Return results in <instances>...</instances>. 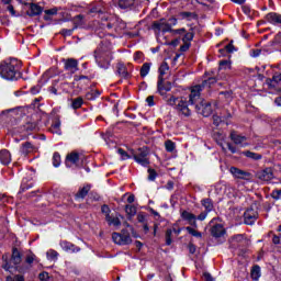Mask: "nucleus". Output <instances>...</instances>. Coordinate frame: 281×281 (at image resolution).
Segmentation results:
<instances>
[{
  "label": "nucleus",
  "instance_id": "nucleus-1",
  "mask_svg": "<svg viewBox=\"0 0 281 281\" xmlns=\"http://www.w3.org/2000/svg\"><path fill=\"white\" fill-rule=\"evenodd\" d=\"M212 85H216V78L214 77H210L201 85L193 86L191 88V93L189 94V104H195L198 113H200V115H203V117H210L212 115V104L205 101L199 102V100H201V91L203 89H210Z\"/></svg>",
  "mask_w": 281,
  "mask_h": 281
},
{
  "label": "nucleus",
  "instance_id": "nucleus-2",
  "mask_svg": "<svg viewBox=\"0 0 281 281\" xmlns=\"http://www.w3.org/2000/svg\"><path fill=\"white\" fill-rule=\"evenodd\" d=\"M21 61L16 58L4 60L0 64V76L3 80H19L21 78Z\"/></svg>",
  "mask_w": 281,
  "mask_h": 281
},
{
  "label": "nucleus",
  "instance_id": "nucleus-3",
  "mask_svg": "<svg viewBox=\"0 0 281 281\" xmlns=\"http://www.w3.org/2000/svg\"><path fill=\"white\" fill-rule=\"evenodd\" d=\"M166 103L169 106H176L177 111L184 115V117H190V115L192 114L190 108H188V100L183 97L175 98L171 95L170 98L166 99Z\"/></svg>",
  "mask_w": 281,
  "mask_h": 281
},
{
  "label": "nucleus",
  "instance_id": "nucleus-4",
  "mask_svg": "<svg viewBox=\"0 0 281 281\" xmlns=\"http://www.w3.org/2000/svg\"><path fill=\"white\" fill-rule=\"evenodd\" d=\"M94 59L101 69H109L111 66V54L106 53L102 47L94 50Z\"/></svg>",
  "mask_w": 281,
  "mask_h": 281
},
{
  "label": "nucleus",
  "instance_id": "nucleus-5",
  "mask_svg": "<svg viewBox=\"0 0 281 281\" xmlns=\"http://www.w3.org/2000/svg\"><path fill=\"white\" fill-rule=\"evenodd\" d=\"M112 239L115 245H131V243H133V239H131V235L124 231H122V234L113 233Z\"/></svg>",
  "mask_w": 281,
  "mask_h": 281
},
{
  "label": "nucleus",
  "instance_id": "nucleus-6",
  "mask_svg": "<svg viewBox=\"0 0 281 281\" xmlns=\"http://www.w3.org/2000/svg\"><path fill=\"white\" fill-rule=\"evenodd\" d=\"M133 157L136 164H139L140 166L146 167L150 165V159H148V151L144 148L138 149V151L135 153Z\"/></svg>",
  "mask_w": 281,
  "mask_h": 281
},
{
  "label": "nucleus",
  "instance_id": "nucleus-7",
  "mask_svg": "<svg viewBox=\"0 0 281 281\" xmlns=\"http://www.w3.org/2000/svg\"><path fill=\"white\" fill-rule=\"evenodd\" d=\"M229 172H231V175H233V177L235 179H241L244 181H249L251 179L250 172H247V171L236 168V167H231Z\"/></svg>",
  "mask_w": 281,
  "mask_h": 281
},
{
  "label": "nucleus",
  "instance_id": "nucleus-8",
  "mask_svg": "<svg viewBox=\"0 0 281 281\" xmlns=\"http://www.w3.org/2000/svg\"><path fill=\"white\" fill-rule=\"evenodd\" d=\"M258 220V212L254 209H248L244 213V221L246 225H254L256 221Z\"/></svg>",
  "mask_w": 281,
  "mask_h": 281
},
{
  "label": "nucleus",
  "instance_id": "nucleus-9",
  "mask_svg": "<svg viewBox=\"0 0 281 281\" xmlns=\"http://www.w3.org/2000/svg\"><path fill=\"white\" fill-rule=\"evenodd\" d=\"M153 30H157V32H172L170 23L166 22V20L156 21L153 23Z\"/></svg>",
  "mask_w": 281,
  "mask_h": 281
},
{
  "label": "nucleus",
  "instance_id": "nucleus-10",
  "mask_svg": "<svg viewBox=\"0 0 281 281\" xmlns=\"http://www.w3.org/2000/svg\"><path fill=\"white\" fill-rule=\"evenodd\" d=\"M157 87H158L159 94L162 95V98H164V95H166V93H168V91H171L172 83H170V82L164 83V78L162 77H158Z\"/></svg>",
  "mask_w": 281,
  "mask_h": 281
},
{
  "label": "nucleus",
  "instance_id": "nucleus-11",
  "mask_svg": "<svg viewBox=\"0 0 281 281\" xmlns=\"http://www.w3.org/2000/svg\"><path fill=\"white\" fill-rule=\"evenodd\" d=\"M231 139H232V142H234V144H236V146H241V148H245V146H248L247 137H245L236 132L231 133Z\"/></svg>",
  "mask_w": 281,
  "mask_h": 281
},
{
  "label": "nucleus",
  "instance_id": "nucleus-12",
  "mask_svg": "<svg viewBox=\"0 0 281 281\" xmlns=\"http://www.w3.org/2000/svg\"><path fill=\"white\" fill-rule=\"evenodd\" d=\"M64 67L66 71H69L70 74H76V71H78V59L68 58L64 60Z\"/></svg>",
  "mask_w": 281,
  "mask_h": 281
},
{
  "label": "nucleus",
  "instance_id": "nucleus-13",
  "mask_svg": "<svg viewBox=\"0 0 281 281\" xmlns=\"http://www.w3.org/2000/svg\"><path fill=\"white\" fill-rule=\"evenodd\" d=\"M257 179H259V181H271V179H273V169L266 168L261 171H258Z\"/></svg>",
  "mask_w": 281,
  "mask_h": 281
},
{
  "label": "nucleus",
  "instance_id": "nucleus-14",
  "mask_svg": "<svg viewBox=\"0 0 281 281\" xmlns=\"http://www.w3.org/2000/svg\"><path fill=\"white\" fill-rule=\"evenodd\" d=\"M78 161H80V154L72 151L66 157V166L67 168H71V166H78Z\"/></svg>",
  "mask_w": 281,
  "mask_h": 281
},
{
  "label": "nucleus",
  "instance_id": "nucleus-15",
  "mask_svg": "<svg viewBox=\"0 0 281 281\" xmlns=\"http://www.w3.org/2000/svg\"><path fill=\"white\" fill-rule=\"evenodd\" d=\"M60 247L64 251H67L68 254H78V251H80L79 247H76V245L67 241V240H63L60 241Z\"/></svg>",
  "mask_w": 281,
  "mask_h": 281
},
{
  "label": "nucleus",
  "instance_id": "nucleus-16",
  "mask_svg": "<svg viewBox=\"0 0 281 281\" xmlns=\"http://www.w3.org/2000/svg\"><path fill=\"white\" fill-rule=\"evenodd\" d=\"M181 217L183 218V221H188L189 225H191L192 227H196V215L192 214L188 211H183L181 213Z\"/></svg>",
  "mask_w": 281,
  "mask_h": 281
},
{
  "label": "nucleus",
  "instance_id": "nucleus-17",
  "mask_svg": "<svg viewBox=\"0 0 281 281\" xmlns=\"http://www.w3.org/2000/svg\"><path fill=\"white\" fill-rule=\"evenodd\" d=\"M20 153L22 155H30L32 153H36V146H34L32 143L26 142L24 144H22L21 148H20Z\"/></svg>",
  "mask_w": 281,
  "mask_h": 281
},
{
  "label": "nucleus",
  "instance_id": "nucleus-18",
  "mask_svg": "<svg viewBox=\"0 0 281 281\" xmlns=\"http://www.w3.org/2000/svg\"><path fill=\"white\" fill-rule=\"evenodd\" d=\"M43 13V8L41 5L35 4V3H30V10L26 11V14L29 16H38V14Z\"/></svg>",
  "mask_w": 281,
  "mask_h": 281
},
{
  "label": "nucleus",
  "instance_id": "nucleus-19",
  "mask_svg": "<svg viewBox=\"0 0 281 281\" xmlns=\"http://www.w3.org/2000/svg\"><path fill=\"white\" fill-rule=\"evenodd\" d=\"M10 161H12V155L10 154V151L8 149L0 150V162L3 166H8Z\"/></svg>",
  "mask_w": 281,
  "mask_h": 281
},
{
  "label": "nucleus",
  "instance_id": "nucleus-20",
  "mask_svg": "<svg viewBox=\"0 0 281 281\" xmlns=\"http://www.w3.org/2000/svg\"><path fill=\"white\" fill-rule=\"evenodd\" d=\"M211 234L215 238H221V236H225V227H223L221 224H216L212 227Z\"/></svg>",
  "mask_w": 281,
  "mask_h": 281
},
{
  "label": "nucleus",
  "instance_id": "nucleus-21",
  "mask_svg": "<svg viewBox=\"0 0 281 281\" xmlns=\"http://www.w3.org/2000/svg\"><path fill=\"white\" fill-rule=\"evenodd\" d=\"M117 3L121 10H128V8H133L135 5V0H114Z\"/></svg>",
  "mask_w": 281,
  "mask_h": 281
},
{
  "label": "nucleus",
  "instance_id": "nucleus-22",
  "mask_svg": "<svg viewBox=\"0 0 281 281\" xmlns=\"http://www.w3.org/2000/svg\"><path fill=\"white\" fill-rule=\"evenodd\" d=\"M116 71L121 78H128V69H126V66L123 63H119L116 66Z\"/></svg>",
  "mask_w": 281,
  "mask_h": 281
},
{
  "label": "nucleus",
  "instance_id": "nucleus-23",
  "mask_svg": "<svg viewBox=\"0 0 281 281\" xmlns=\"http://www.w3.org/2000/svg\"><path fill=\"white\" fill-rule=\"evenodd\" d=\"M241 154L248 159H252L254 161H260V159H262V155L254 151L246 150V151H243Z\"/></svg>",
  "mask_w": 281,
  "mask_h": 281
},
{
  "label": "nucleus",
  "instance_id": "nucleus-24",
  "mask_svg": "<svg viewBox=\"0 0 281 281\" xmlns=\"http://www.w3.org/2000/svg\"><path fill=\"white\" fill-rule=\"evenodd\" d=\"M179 19H182V21H193V19H196V14H194L193 12H180L178 14Z\"/></svg>",
  "mask_w": 281,
  "mask_h": 281
},
{
  "label": "nucleus",
  "instance_id": "nucleus-25",
  "mask_svg": "<svg viewBox=\"0 0 281 281\" xmlns=\"http://www.w3.org/2000/svg\"><path fill=\"white\" fill-rule=\"evenodd\" d=\"M153 67V63H145L140 67V78H146L148 74H150V68Z\"/></svg>",
  "mask_w": 281,
  "mask_h": 281
},
{
  "label": "nucleus",
  "instance_id": "nucleus-26",
  "mask_svg": "<svg viewBox=\"0 0 281 281\" xmlns=\"http://www.w3.org/2000/svg\"><path fill=\"white\" fill-rule=\"evenodd\" d=\"M241 243H245V235L238 234L231 238V245L236 247V245H240Z\"/></svg>",
  "mask_w": 281,
  "mask_h": 281
},
{
  "label": "nucleus",
  "instance_id": "nucleus-27",
  "mask_svg": "<svg viewBox=\"0 0 281 281\" xmlns=\"http://www.w3.org/2000/svg\"><path fill=\"white\" fill-rule=\"evenodd\" d=\"M11 262L13 265H21V252L16 248L13 249Z\"/></svg>",
  "mask_w": 281,
  "mask_h": 281
},
{
  "label": "nucleus",
  "instance_id": "nucleus-28",
  "mask_svg": "<svg viewBox=\"0 0 281 281\" xmlns=\"http://www.w3.org/2000/svg\"><path fill=\"white\" fill-rule=\"evenodd\" d=\"M44 12H45L44 21H52V16H56V14H58V9L53 8V9L45 10Z\"/></svg>",
  "mask_w": 281,
  "mask_h": 281
},
{
  "label": "nucleus",
  "instance_id": "nucleus-29",
  "mask_svg": "<svg viewBox=\"0 0 281 281\" xmlns=\"http://www.w3.org/2000/svg\"><path fill=\"white\" fill-rule=\"evenodd\" d=\"M89 190H91V187L89 184L85 186L79 190V192L76 194L77 199H85L89 194Z\"/></svg>",
  "mask_w": 281,
  "mask_h": 281
},
{
  "label": "nucleus",
  "instance_id": "nucleus-30",
  "mask_svg": "<svg viewBox=\"0 0 281 281\" xmlns=\"http://www.w3.org/2000/svg\"><path fill=\"white\" fill-rule=\"evenodd\" d=\"M251 279L255 281L260 280V266H254L250 272Z\"/></svg>",
  "mask_w": 281,
  "mask_h": 281
},
{
  "label": "nucleus",
  "instance_id": "nucleus-31",
  "mask_svg": "<svg viewBox=\"0 0 281 281\" xmlns=\"http://www.w3.org/2000/svg\"><path fill=\"white\" fill-rule=\"evenodd\" d=\"M105 221L109 225H113V227H120V225H122L120 217H113L112 215H110V217Z\"/></svg>",
  "mask_w": 281,
  "mask_h": 281
},
{
  "label": "nucleus",
  "instance_id": "nucleus-32",
  "mask_svg": "<svg viewBox=\"0 0 281 281\" xmlns=\"http://www.w3.org/2000/svg\"><path fill=\"white\" fill-rule=\"evenodd\" d=\"M170 70V66H168V63H162L159 67V78H164L166 74Z\"/></svg>",
  "mask_w": 281,
  "mask_h": 281
},
{
  "label": "nucleus",
  "instance_id": "nucleus-33",
  "mask_svg": "<svg viewBox=\"0 0 281 281\" xmlns=\"http://www.w3.org/2000/svg\"><path fill=\"white\" fill-rule=\"evenodd\" d=\"M82 104H85V100L81 97H78L72 100L71 106L72 109L77 110V109H80Z\"/></svg>",
  "mask_w": 281,
  "mask_h": 281
},
{
  "label": "nucleus",
  "instance_id": "nucleus-34",
  "mask_svg": "<svg viewBox=\"0 0 281 281\" xmlns=\"http://www.w3.org/2000/svg\"><path fill=\"white\" fill-rule=\"evenodd\" d=\"M203 207H205L206 212H212L214 210V204H212V200L205 199L202 201Z\"/></svg>",
  "mask_w": 281,
  "mask_h": 281
},
{
  "label": "nucleus",
  "instance_id": "nucleus-35",
  "mask_svg": "<svg viewBox=\"0 0 281 281\" xmlns=\"http://www.w3.org/2000/svg\"><path fill=\"white\" fill-rule=\"evenodd\" d=\"M47 260H57L58 259V251L50 249L46 252Z\"/></svg>",
  "mask_w": 281,
  "mask_h": 281
},
{
  "label": "nucleus",
  "instance_id": "nucleus-36",
  "mask_svg": "<svg viewBox=\"0 0 281 281\" xmlns=\"http://www.w3.org/2000/svg\"><path fill=\"white\" fill-rule=\"evenodd\" d=\"M125 212L128 216H135V214H137V209L133 205H126Z\"/></svg>",
  "mask_w": 281,
  "mask_h": 281
},
{
  "label": "nucleus",
  "instance_id": "nucleus-37",
  "mask_svg": "<svg viewBox=\"0 0 281 281\" xmlns=\"http://www.w3.org/2000/svg\"><path fill=\"white\" fill-rule=\"evenodd\" d=\"M165 147H166L167 153H175V148H176L175 142L167 140L165 143Z\"/></svg>",
  "mask_w": 281,
  "mask_h": 281
},
{
  "label": "nucleus",
  "instance_id": "nucleus-38",
  "mask_svg": "<svg viewBox=\"0 0 281 281\" xmlns=\"http://www.w3.org/2000/svg\"><path fill=\"white\" fill-rule=\"evenodd\" d=\"M52 133H57L60 135V120H57L50 127Z\"/></svg>",
  "mask_w": 281,
  "mask_h": 281
},
{
  "label": "nucleus",
  "instance_id": "nucleus-39",
  "mask_svg": "<svg viewBox=\"0 0 281 281\" xmlns=\"http://www.w3.org/2000/svg\"><path fill=\"white\" fill-rule=\"evenodd\" d=\"M186 229L189 234H191V236H194L195 238H201V236H202V234L200 232H198L196 229H194L190 226H187Z\"/></svg>",
  "mask_w": 281,
  "mask_h": 281
},
{
  "label": "nucleus",
  "instance_id": "nucleus-40",
  "mask_svg": "<svg viewBox=\"0 0 281 281\" xmlns=\"http://www.w3.org/2000/svg\"><path fill=\"white\" fill-rule=\"evenodd\" d=\"M60 154H58V153H55L54 155H53V166L55 167V168H58L59 166H60Z\"/></svg>",
  "mask_w": 281,
  "mask_h": 281
},
{
  "label": "nucleus",
  "instance_id": "nucleus-41",
  "mask_svg": "<svg viewBox=\"0 0 281 281\" xmlns=\"http://www.w3.org/2000/svg\"><path fill=\"white\" fill-rule=\"evenodd\" d=\"M101 212H102V214H104L105 221L111 216V209H110L109 205H106V204H104V205L101 207Z\"/></svg>",
  "mask_w": 281,
  "mask_h": 281
},
{
  "label": "nucleus",
  "instance_id": "nucleus-42",
  "mask_svg": "<svg viewBox=\"0 0 281 281\" xmlns=\"http://www.w3.org/2000/svg\"><path fill=\"white\" fill-rule=\"evenodd\" d=\"M166 245H172V228L166 232Z\"/></svg>",
  "mask_w": 281,
  "mask_h": 281
},
{
  "label": "nucleus",
  "instance_id": "nucleus-43",
  "mask_svg": "<svg viewBox=\"0 0 281 281\" xmlns=\"http://www.w3.org/2000/svg\"><path fill=\"white\" fill-rule=\"evenodd\" d=\"M7 281H25V277L16 274L14 277H7Z\"/></svg>",
  "mask_w": 281,
  "mask_h": 281
},
{
  "label": "nucleus",
  "instance_id": "nucleus-44",
  "mask_svg": "<svg viewBox=\"0 0 281 281\" xmlns=\"http://www.w3.org/2000/svg\"><path fill=\"white\" fill-rule=\"evenodd\" d=\"M134 60H135L136 63H142V61L144 60V53H142V52H136V53L134 54Z\"/></svg>",
  "mask_w": 281,
  "mask_h": 281
},
{
  "label": "nucleus",
  "instance_id": "nucleus-45",
  "mask_svg": "<svg viewBox=\"0 0 281 281\" xmlns=\"http://www.w3.org/2000/svg\"><path fill=\"white\" fill-rule=\"evenodd\" d=\"M157 179V171L155 169H148V180L155 181Z\"/></svg>",
  "mask_w": 281,
  "mask_h": 281
},
{
  "label": "nucleus",
  "instance_id": "nucleus-46",
  "mask_svg": "<svg viewBox=\"0 0 281 281\" xmlns=\"http://www.w3.org/2000/svg\"><path fill=\"white\" fill-rule=\"evenodd\" d=\"M192 38H194V34L189 32L183 36L182 41L183 43H190Z\"/></svg>",
  "mask_w": 281,
  "mask_h": 281
},
{
  "label": "nucleus",
  "instance_id": "nucleus-47",
  "mask_svg": "<svg viewBox=\"0 0 281 281\" xmlns=\"http://www.w3.org/2000/svg\"><path fill=\"white\" fill-rule=\"evenodd\" d=\"M231 63H229V60H222V61H220V68L221 69H229V67H231Z\"/></svg>",
  "mask_w": 281,
  "mask_h": 281
},
{
  "label": "nucleus",
  "instance_id": "nucleus-48",
  "mask_svg": "<svg viewBox=\"0 0 281 281\" xmlns=\"http://www.w3.org/2000/svg\"><path fill=\"white\" fill-rule=\"evenodd\" d=\"M117 153L119 155H121L122 159H131V156H128V154L124 149L120 148L117 149Z\"/></svg>",
  "mask_w": 281,
  "mask_h": 281
},
{
  "label": "nucleus",
  "instance_id": "nucleus-49",
  "mask_svg": "<svg viewBox=\"0 0 281 281\" xmlns=\"http://www.w3.org/2000/svg\"><path fill=\"white\" fill-rule=\"evenodd\" d=\"M260 54H262V49H252L251 52H250V56L252 57V58H258V56H260Z\"/></svg>",
  "mask_w": 281,
  "mask_h": 281
},
{
  "label": "nucleus",
  "instance_id": "nucleus-50",
  "mask_svg": "<svg viewBox=\"0 0 281 281\" xmlns=\"http://www.w3.org/2000/svg\"><path fill=\"white\" fill-rule=\"evenodd\" d=\"M272 199L281 200V189L272 191Z\"/></svg>",
  "mask_w": 281,
  "mask_h": 281
},
{
  "label": "nucleus",
  "instance_id": "nucleus-51",
  "mask_svg": "<svg viewBox=\"0 0 281 281\" xmlns=\"http://www.w3.org/2000/svg\"><path fill=\"white\" fill-rule=\"evenodd\" d=\"M35 260H36V255L34 254L27 255L26 257L27 265H32V262H34Z\"/></svg>",
  "mask_w": 281,
  "mask_h": 281
},
{
  "label": "nucleus",
  "instance_id": "nucleus-52",
  "mask_svg": "<svg viewBox=\"0 0 281 281\" xmlns=\"http://www.w3.org/2000/svg\"><path fill=\"white\" fill-rule=\"evenodd\" d=\"M7 10L8 12H10L11 16H16V11L14 10V5L8 4Z\"/></svg>",
  "mask_w": 281,
  "mask_h": 281
},
{
  "label": "nucleus",
  "instance_id": "nucleus-53",
  "mask_svg": "<svg viewBox=\"0 0 281 281\" xmlns=\"http://www.w3.org/2000/svg\"><path fill=\"white\" fill-rule=\"evenodd\" d=\"M146 102L148 106H155V97L153 95L147 97Z\"/></svg>",
  "mask_w": 281,
  "mask_h": 281
},
{
  "label": "nucleus",
  "instance_id": "nucleus-54",
  "mask_svg": "<svg viewBox=\"0 0 281 281\" xmlns=\"http://www.w3.org/2000/svg\"><path fill=\"white\" fill-rule=\"evenodd\" d=\"M38 278H40L41 281H47V280H49V273L42 272V273H40Z\"/></svg>",
  "mask_w": 281,
  "mask_h": 281
},
{
  "label": "nucleus",
  "instance_id": "nucleus-55",
  "mask_svg": "<svg viewBox=\"0 0 281 281\" xmlns=\"http://www.w3.org/2000/svg\"><path fill=\"white\" fill-rule=\"evenodd\" d=\"M190 49V43L183 42V45L180 46V50L188 52Z\"/></svg>",
  "mask_w": 281,
  "mask_h": 281
},
{
  "label": "nucleus",
  "instance_id": "nucleus-56",
  "mask_svg": "<svg viewBox=\"0 0 281 281\" xmlns=\"http://www.w3.org/2000/svg\"><path fill=\"white\" fill-rule=\"evenodd\" d=\"M226 146H227L228 150H231V153H233V155L237 153L236 147L234 145H232V143H227Z\"/></svg>",
  "mask_w": 281,
  "mask_h": 281
},
{
  "label": "nucleus",
  "instance_id": "nucleus-57",
  "mask_svg": "<svg viewBox=\"0 0 281 281\" xmlns=\"http://www.w3.org/2000/svg\"><path fill=\"white\" fill-rule=\"evenodd\" d=\"M137 221H138V223H146V215L139 213L137 215Z\"/></svg>",
  "mask_w": 281,
  "mask_h": 281
},
{
  "label": "nucleus",
  "instance_id": "nucleus-58",
  "mask_svg": "<svg viewBox=\"0 0 281 281\" xmlns=\"http://www.w3.org/2000/svg\"><path fill=\"white\" fill-rule=\"evenodd\" d=\"M226 52H228V54H232V52H234V44L229 43L225 46Z\"/></svg>",
  "mask_w": 281,
  "mask_h": 281
},
{
  "label": "nucleus",
  "instance_id": "nucleus-59",
  "mask_svg": "<svg viewBox=\"0 0 281 281\" xmlns=\"http://www.w3.org/2000/svg\"><path fill=\"white\" fill-rule=\"evenodd\" d=\"M213 124H215V126H218V124H221V117L217 115L213 116Z\"/></svg>",
  "mask_w": 281,
  "mask_h": 281
},
{
  "label": "nucleus",
  "instance_id": "nucleus-60",
  "mask_svg": "<svg viewBox=\"0 0 281 281\" xmlns=\"http://www.w3.org/2000/svg\"><path fill=\"white\" fill-rule=\"evenodd\" d=\"M173 34H186V29L171 30Z\"/></svg>",
  "mask_w": 281,
  "mask_h": 281
},
{
  "label": "nucleus",
  "instance_id": "nucleus-61",
  "mask_svg": "<svg viewBox=\"0 0 281 281\" xmlns=\"http://www.w3.org/2000/svg\"><path fill=\"white\" fill-rule=\"evenodd\" d=\"M203 277H204V280H205V281H214V278H212V274H210V273H207V272H205V273L203 274Z\"/></svg>",
  "mask_w": 281,
  "mask_h": 281
},
{
  "label": "nucleus",
  "instance_id": "nucleus-62",
  "mask_svg": "<svg viewBox=\"0 0 281 281\" xmlns=\"http://www.w3.org/2000/svg\"><path fill=\"white\" fill-rule=\"evenodd\" d=\"M241 10H243L244 14H251V9L249 7H247V5H244L241 8Z\"/></svg>",
  "mask_w": 281,
  "mask_h": 281
},
{
  "label": "nucleus",
  "instance_id": "nucleus-63",
  "mask_svg": "<svg viewBox=\"0 0 281 281\" xmlns=\"http://www.w3.org/2000/svg\"><path fill=\"white\" fill-rule=\"evenodd\" d=\"M273 82H281V74H277L272 77Z\"/></svg>",
  "mask_w": 281,
  "mask_h": 281
},
{
  "label": "nucleus",
  "instance_id": "nucleus-64",
  "mask_svg": "<svg viewBox=\"0 0 281 281\" xmlns=\"http://www.w3.org/2000/svg\"><path fill=\"white\" fill-rule=\"evenodd\" d=\"M167 23H169V25H171V27L177 25V18H170L169 22H167Z\"/></svg>",
  "mask_w": 281,
  "mask_h": 281
}]
</instances>
